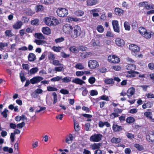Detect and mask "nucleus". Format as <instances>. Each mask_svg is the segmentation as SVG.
Instances as JSON below:
<instances>
[{
  "mask_svg": "<svg viewBox=\"0 0 154 154\" xmlns=\"http://www.w3.org/2000/svg\"><path fill=\"white\" fill-rule=\"evenodd\" d=\"M44 22L48 26H54L59 23V21L55 17L50 16L45 18Z\"/></svg>",
  "mask_w": 154,
  "mask_h": 154,
  "instance_id": "f257e3e1",
  "label": "nucleus"
},
{
  "mask_svg": "<svg viewBox=\"0 0 154 154\" xmlns=\"http://www.w3.org/2000/svg\"><path fill=\"white\" fill-rule=\"evenodd\" d=\"M74 128L76 131H78L80 129L79 124L77 122L74 121Z\"/></svg>",
  "mask_w": 154,
  "mask_h": 154,
  "instance_id": "49530a36",
  "label": "nucleus"
},
{
  "mask_svg": "<svg viewBox=\"0 0 154 154\" xmlns=\"http://www.w3.org/2000/svg\"><path fill=\"white\" fill-rule=\"evenodd\" d=\"M84 12L83 11L78 10L76 11L75 13V14L77 16H81L84 14Z\"/></svg>",
  "mask_w": 154,
  "mask_h": 154,
  "instance_id": "f704fd0d",
  "label": "nucleus"
},
{
  "mask_svg": "<svg viewBox=\"0 0 154 154\" xmlns=\"http://www.w3.org/2000/svg\"><path fill=\"white\" fill-rule=\"evenodd\" d=\"M72 82L77 84H79L81 85L85 83V82L84 81L78 78H76L73 79L72 81Z\"/></svg>",
  "mask_w": 154,
  "mask_h": 154,
  "instance_id": "aec40b11",
  "label": "nucleus"
},
{
  "mask_svg": "<svg viewBox=\"0 0 154 154\" xmlns=\"http://www.w3.org/2000/svg\"><path fill=\"white\" fill-rule=\"evenodd\" d=\"M62 79V76H57L56 77H54L53 78H52L51 79V81L52 82H57L58 81L61 80Z\"/></svg>",
  "mask_w": 154,
  "mask_h": 154,
  "instance_id": "4c0bfd02",
  "label": "nucleus"
},
{
  "mask_svg": "<svg viewBox=\"0 0 154 154\" xmlns=\"http://www.w3.org/2000/svg\"><path fill=\"white\" fill-rule=\"evenodd\" d=\"M58 16L61 17H64L67 16L68 14L67 9L64 8H59L56 11Z\"/></svg>",
  "mask_w": 154,
  "mask_h": 154,
  "instance_id": "7ed1b4c3",
  "label": "nucleus"
},
{
  "mask_svg": "<svg viewBox=\"0 0 154 154\" xmlns=\"http://www.w3.org/2000/svg\"><path fill=\"white\" fill-rule=\"evenodd\" d=\"M60 66L55 67L54 68V70L56 72H61L64 69L63 65V64L62 66Z\"/></svg>",
  "mask_w": 154,
  "mask_h": 154,
  "instance_id": "ea45409f",
  "label": "nucleus"
},
{
  "mask_svg": "<svg viewBox=\"0 0 154 154\" xmlns=\"http://www.w3.org/2000/svg\"><path fill=\"white\" fill-rule=\"evenodd\" d=\"M38 70V69L37 67L33 68L29 70L28 74L30 75L34 74L37 72Z\"/></svg>",
  "mask_w": 154,
  "mask_h": 154,
  "instance_id": "393cba45",
  "label": "nucleus"
},
{
  "mask_svg": "<svg viewBox=\"0 0 154 154\" xmlns=\"http://www.w3.org/2000/svg\"><path fill=\"white\" fill-rule=\"evenodd\" d=\"M154 35V33L152 32H147V31L143 35V36L147 39H149Z\"/></svg>",
  "mask_w": 154,
  "mask_h": 154,
  "instance_id": "6ab92c4d",
  "label": "nucleus"
},
{
  "mask_svg": "<svg viewBox=\"0 0 154 154\" xmlns=\"http://www.w3.org/2000/svg\"><path fill=\"white\" fill-rule=\"evenodd\" d=\"M8 44L6 42H0V50L2 51L4 50V48L7 46Z\"/></svg>",
  "mask_w": 154,
  "mask_h": 154,
  "instance_id": "37998d69",
  "label": "nucleus"
},
{
  "mask_svg": "<svg viewBox=\"0 0 154 154\" xmlns=\"http://www.w3.org/2000/svg\"><path fill=\"white\" fill-rule=\"evenodd\" d=\"M134 146L139 151H141L143 149V147L142 145L139 144H135Z\"/></svg>",
  "mask_w": 154,
  "mask_h": 154,
  "instance_id": "e433bc0d",
  "label": "nucleus"
},
{
  "mask_svg": "<svg viewBox=\"0 0 154 154\" xmlns=\"http://www.w3.org/2000/svg\"><path fill=\"white\" fill-rule=\"evenodd\" d=\"M135 89L133 87H131L129 88L127 93V95L128 97H131L134 94Z\"/></svg>",
  "mask_w": 154,
  "mask_h": 154,
  "instance_id": "2eb2a0df",
  "label": "nucleus"
},
{
  "mask_svg": "<svg viewBox=\"0 0 154 154\" xmlns=\"http://www.w3.org/2000/svg\"><path fill=\"white\" fill-rule=\"evenodd\" d=\"M35 42L36 43L37 45H42L45 43V41L38 40H35Z\"/></svg>",
  "mask_w": 154,
  "mask_h": 154,
  "instance_id": "5fc2aeb1",
  "label": "nucleus"
},
{
  "mask_svg": "<svg viewBox=\"0 0 154 154\" xmlns=\"http://www.w3.org/2000/svg\"><path fill=\"white\" fill-rule=\"evenodd\" d=\"M146 140L149 142L154 143V132L149 131L146 136Z\"/></svg>",
  "mask_w": 154,
  "mask_h": 154,
  "instance_id": "0eeeda50",
  "label": "nucleus"
},
{
  "mask_svg": "<svg viewBox=\"0 0 154 154\" xmlns=\"http://www.w3.org/2000/svg\"><path fill=\"white\" fill-rule=\"evenodd\" d=\"M100 11L99 8L92 9L90 11V13L92 14L94 17H96L99 16L98 12Z\"/></svg>",
  "mask_w": 154,
  "mask_h": 154,
  "instance_id": "ddd939ff",
  "label": "nucleus"
},
{
  "mask_svg": "<svg viewBox=\"0 0 154 154\" xmlns=\"http://www.w3.org/2000/svg\"><path fill=\"white\" fill-rule=\"evenodd\" d=\"M60 92L63 94H67L69 93V91L66 89H62L60 91Z\"/></svg>",
  "mask_w": 154,
  "mask_h": 154,
  "instance_id": "0e129e2a",
  "label": "nucleus"
},
{
  "mask_svg": "<svg viewBox=\"0 0 154 154\" xmlns=\"http://www.w3.org/2000/svg\"><path fill=\"white\" fill-rule=\"evenodd\" d=\"M5 35L6 36L9 37H12L14 36V34L13 33L11 30H6L5 32Z\"/></svg>",
  "mask_w": 154,
  "mask_h": 154,
  "instance_id": "c756f323",
  "label": "nucleus"
},
{
  "mask_svg": "<svg viewBox=\"0 0 154 154\" xmlns=\"http://www.w3.org/2000/svg\"><path fill=\"white\" fill-rule=\"evenodd\" d=\"M47 91H56L58 90L57 88L51 86L47 87Z\"/></svg>",
  "mask_w": 154,
  "mask_h": 154,
  "instance_id": "6e6d98bb",
  "label": "nucleus"
},
{
  "mask_svg": "<svg viewBox=\"0 0 154 154\" xmlns=\"http://www.w3.org/2000/svg\"><path fill=\"white\" fill-rule=\"evenodd\" d=\"M90 95L91 96L97 95L98 94V93L97 91L92 90L90 91Z\"/></svg>",
  "mask_w": 154,
  "mask_h": 154,
  "instance_id": "774afa93",
  "label": "nucleus"
},
{
  "mask_svg": "<svg viewBox=\"0 0 154 154\" xmlns=\"http://www.w3.org/2000/svg\"><path fill=\"white\" fill-rule=\"evenodd\" d=\"M70 51L73 53H77L78 52V49L75 46H71L69 47Z\"/></svg>",
  "mask_w": 154,
  "mask_h": 154,
  "instance_id": "79ce46f5",
  "label": "nucleus"
},
{
  "mask_svg": "<svg viewBox=\"0 0 154 154\" xmlns=\"http://www.w3.org/2000/svg\"><path fill=\"white\" fill-rule=\"evenodd\" d=\"M65 39L63 37H61L56 39L54 40V42L56 43H59L63 42L64 41Z\"/></svg>",
  "mask_w": 154,
  "mask_h": 154,
  "instance_id": "8fccbe9b",
  "label": "nucleus"
},
{
  "mask_svg": "<svg viewBox=\"0 0 154 154\" xmlns=\"http://www.w3.org/2000/svg\"><path fill=\"white\" fill-rule=\"evenodd\" d=\"M53 64L55 66H62L63 64H61L60 61L58 60H54L52 61Z\"/></svg>",
  "mask_w": 154,
  "mask_h": 154,
  "instance_id": "58836bf2",
  "label": "nucleus"
},
{
  "mask_svg": "<svg viewBox=\"0 0 154 154\" xmlns=\"http://www.w3.org/2000/svg\"><path fill=\"white\" fill-rule=\"evenodd\" d=\"M43 9L44 8L42 5H38L35 7V9L36 12L42 11Z\"/></svg>",
  "mask_w": 154,
  "mask_h": 154,
  "instance_id": "de8ad7c7",
  "label": "nucleus"
},
{
  "mask_svg": "<svg viewBox=\"0 0 154 154\" xmlns=\"http://www.w3.org/2000/svg\"><path fill=\"white\" fill-rule=\"evenodd\" d=\"M102 137V135L100 134L93 135L90 137V140L93 142H98L101 140Z\"/></svg>",
  "mask_w": 154,
  "mask_h": 154,
  "instance_id": "423d86ee",
  "label": "nucleus"
},
{
  "mask_svg": "<svg viewBox=\"0 0 154 154\" xmlns=\"http://www.w3.org/2000/svg\"><path fill=\"white\" fill-rule=\"evenodd\" d=\"M52 95L53 96V103L55 104L57 101V94L55 92H54L52 93Z\"/></svg>",
  "mask_w": 154,
  "mask_h": 154,
  "instance_id": "864d4df0",
  "label": "nucleus"
},
{
  "mask_svg": "<svg viewBox=\"0 0 154 154\" xmlns=\"http://www.w3.org/2000/svg\"><path fill=\"white\" fill-rule=\"evenodd\" d=\"M101 143H94L91 145V147L93 150L99 149L102 146Z\"/></svg>",
  "mask_w": 154,
  "mask_h": 154,
  "instance_id": "a211bd4d",
  "label": "nucleus"
},
{
  "mask_svg": "<svg viewBox=\"0 0 154 154\" xmlns=\"http://www.w3.org/2000/svg\"><path fill=\"white\" fill-rule=\"evenodd\" d=\"M73 139V137L72 135L69 134L66 137L65 141L67 143L70 144L72 143Z\"/></svg>",
  "mask_w": 154,
  "mask_h": 154,
  "instance_id": "f3484780",
  "label": "nucleus"
},
{
  "mask_svg": "<svg viewBox=\"0 0 154 154\" xmlns=\"http://www.w3.org/2000/svg\"><path fill=\"white\" fill-rule=\"evenodd\" d=\"M35 37L39 39H45V38L42 33H35Z\"/></svg>",
  "mask_w": 154,
  "mask_h": 154,
  "instance_id": "c9c22d12",
  "label": "nucleus"
},
{
  "mask_svg": "<svg viewBox=\"0 0 154 154\" xmlns=\"http://www.w3.org/2000/svg\"><path fill=\"white\" fill-rule=\"evenodd\" d=\"M116 44L120 46H122L124 44V41L122 39L120 38H116L115 40Z\"/></svg>",
  "mask_w": 154,
  "mask_h": 154,
  "instance_id": "dca6fc26",
  "label": "nucleus"
},
{
  "mask_svg": "<svg viewBox=\"0 0 154 154\" xmlns=\"http://www.w3.org/2000/svg\"><path fill=\"white\" fill-rule=\"evenodd\" d=\"M28 60L30 62L34 61L36 59V56L32 53H30L28 57Z\"/></svg>",
  "mask_w": 154,
  "mask_h": 154,
  "instance_id": "4be33fe9",
  "label": "nucleus"
},
{
  "mask_svg": "<svg viewBox=\"0 0 154 154\" xmlns=\"http://www.w3.org/2000/svg\"><path fill=\"white\" fill-rule=\"evenodd\" d=\"M108 60L109 62L113 63H118L120 62L119 58L117 56L114 55H110L108 57Z\"/></svg>",
  "mask_w": 154,
  "mask_h": 154,
  "instance_id": "6e6552de",
  "label": "nucleus"
},
{
  "mask_svg": "<svg viewBox=\"0 0 154 154\" xmlns=\"http://www.w3.org/2000/svg\"><path fill=\"white\" fill-rule=\"evenodd\" d=\"M86 2L88 5L92 6L96 4L97 1V0H87Z\"/></svg>",
  "mask_w": 154,
  "mask_h": 154,
  "instance_id": "bb28decb",
  "label": "nucleus"
},
{
  "mask_svg": "<svg viewBox=\"0 0 154 154\" xmlns=\"http://www.w3.org/2000/svg\"><path fill=\"white\" fill-rule=\"evenodd\" d=\"M112 128L114 132H118L122 130V128L120 126L118 125L115 122H114Z\"/></svg>",
  "mask_w": 154,
  "mask_h": 154,
  "instance_id": "4468645a",
  "label": "nucleus"
},
{
  "mask_svg": "<svg viewBox=\"0 0 154 154\" xmlns=\"http://www.w3.org/2000/svg\"><path fill=\"white\" fill-rule=\"evenodd\" d=\"M124 27L126 30L130 31L131 29L130 24L128 22L125 21L124 24Z\"/></svg>",
  "mask_w": 154,
  "mask_h": 154,
  "instance_id": "7c9ffc66",
  "label": "nucleus"
},
{
  "mask_svg": "<svg viewBox=\"0 0 154 154\" xmlns=\"http://www.w3.org/2000/svg\"><path fill=\"white\" fill-rule=\"evenodd\" d=\"M138 30L139 32L142 35L147 31V30L143 27H140L139 28Z\"/></svg>",
  "mask_w": 154,
  "mask_h": 154,
  "instance_id": "09e8293b",
  "label": "nucleus"
},
{
  "mask_svg": "<svg viewBox=\"0 0 154 154\" xmlns=\"http://www.w3.org/2000/svg\"><path fill=\"white\" fill-rule=\"evenodd\" d=\"M128 73L130 74V75H128L127 77H133L135 76L136 74H138L139 72L136 71H128Z\"/></svg>",
  "mask_w": 154,
  "mask_h": 154,
  "instance_id": "c85d7f7f",
  "label": "nucleus"
},
{
  "mask_svg": "<svg viewBox=\"0 0 154 154\" xmlns=\"http://www.w3.org/2000/svg\"><path fill=\"white\" fill-rule=\"evenodd\" d=\"M39 20L38 19L34 20L31 21V24L33 25L38 24Z\"/></svg>",
  "mask_w": 154,
  "mask_h": 154,
  "instance_id": "69168bd1",
  "label": "nucleus"
},
{
  "mask_svg": "<svg viewBox=\"0 0 154 154\" xmlns=\"http://www.w3.org/2000/svg\"><path fill=\"white\" fill-rule=\"evenodd\" d=\"M71 36L74 38H76L79 36L81 33V30L80 27L78 25L72 27Z\"/></svg>",
  "mask_w": 154,
  "mask_h": 154,
  "instance_id": "f03ea898",
  "label": "nucleus"
},
{
  "mask_svg": "<svg viewBox=\"0 0 154 154\" xmlns=\"http://www.w3.org/2000/svg\"><path fill=\"white\" fill-rule=\"evenodd\" d=\"M121 140V139L119 138H117L115 137H112L111 140V141L112 143H119Z\"/></svg>",
  "mask_w": 154,
  "mask_h": 154,
  "instance_id": "cd10ccee",
  "label": "nucleus"
},
{
  "mask_svg": "<svg viewBox=\"0 0 154 154\" xmlns=\"http://www.w3.org/2000/svg\"><path fill=\"white\" fill-rule=\"evenodd\" d=\"M97 30L100 33L103 32L104 30L103 27L101 25H98L97 28Z\"/></svg>",
  "mask_w": 154,
  "mask_h": 154,
  "instance_id": "a18cd8bd",
  "label": "nucleus"
},
{
  "mask_svg": "<svg viewBox=\"0 0 154 154\" xmlns=\"http://www.w3.org/2000/svg\"><path fill=\"white\" fill-rule=\"evenodd\" d=\"M127 137L129 139H132L134 137V135L132 134L127 133L126 134Z\"/></svg>",
  "mask_w": 154,
  "mask_h": 154,
  "instance_id": "680f3d73",
  "label": "nucleus"
},
{
  "mask_svg": "<svg viewBox=\"0 0 154 154\" xmlns=\"http://www.w3.org/2000/svg\"><path fill=\"white\" fill-rule=\"evenodd\" d=\"M8 112V110L6 109H5L4 111L1 113V114L3 117L4 118H6L7 117V112Z\"/></svg>",
  "mask_w": 154,
  "mask_h": 154,
  "instance_id": "bf43d9fd",
  "label": "nucleus"
},
{
  "mask_svg": "<svg viewBox=\"0 0 154 154\" xmlns=\"http://www.w3.org/2000/svg\"><path fill=\"white\" fill-rule=\"evenodd\" d=\"M3 149L5 152H8L9 153H11L13 152V149L11 148H9L8 147L5 146L3 148Z\"/></svg>",
  "mask_w": 154,
  "mask_h": 154,
  "instance_id": "c03bdc74",
  "label": "nucleus"
},
{
  "mask_svg": "<svg viewBox=\"0 0 154 154\" xmlns=\"http://www.w3.org/2000/svg\"><path fill=\"white\" fill-rule=\"evenodd\" d=\"M88 66L90 69H94L99 66L98 63L96 60H91L88 62Z\"/></svg>",
  "mask_w": 154,
  "mask_h": 154,
  "instance_id": "39448f33",
  "label": "nucleus"
},
{
  "mask_svg": "<svg viewBox=\"0 0 154 154\" xmlns=\"http://www.w3.org/2000/svg\"><path fill=\"white\" fill-rule=\"evenodd\" d=\"M129 49L134 53L138 52L140 50V48L137 45L132 44L129 45Z\"/></svg>",
  "mask_w": 154,
  "mask_h": 154,
  "instance_id": "9b49d317",
  "label": "nucleus"
},
{
  "mask_svg": "<svg viewBox=\"0 0 154 154\" xmlns=\"http://www.w3.org/2000/svg\"><path fill=\"white\" fill-rule=\"evenodd\" d=\"M126 67L127 69L130 71H134L136 69L135 65L132 64H128Z\"/></svg>",
  "mask_w": 154,
  "mask_h": 154,
  "instance_id": "a878e982",
  "label": "nucleus"
},
{
  "mask_svg": "<svg viewBox=\"0 0 154 154\" xmlns=\"http://www.w3.org/2000/svg\"><path fill=\"white\" fill-rule=\"evenodd\" d=\"M135 119L132 117H128L126 119V122L129 123H132L133 122Z\"/></svg>",
  "mask_w": 154,
  "mask_h": 154,
  "instance_id": "a19ab883",
  "label": "nucleus"
},
{
  "mask_svg": "<svg viewBox=\"0 0 154 154\" xmlns=\"http://www.w3.org/2000/svg\"><path fill=\"white\" fill-rule=\"evenodd\" d=\"M95 79L94 77H91L89 78L88 82L90 83L93 84L95 82Z\"/></svg>",
  "mask_w": 154,
  "mask_h": 154,
  "instance_id": "e2e57ef3",
  "label": "nucleus"
},
{
  "mask_svg": "<svg viewBox=\"0 0 154 154\" xmlns=\"http://www.w3.org/2000/svg\"><path fill=\"white\" fill-rule=\"evenodd\" d=\"M48 60L50 61H53L55 59V55L51 52L48 53Z\"/></svg>",
  "mask_w": 154,
  "mask_h": 154,
  "instance_id": "5701e85b",
  "label": "nucleus"
},
{
  "mask_svg": "<svg viewBox=\"0 0 154 154\" xmlns=\"http://www.w3.org/2000/svg\"><path fill=\"white\" fill-rule=\"evenodd\" d=\"M91 52H85V53H82L81 56L83 58H85L86 57H88L89 55H91Z\"/></svg>",
  "mask_w": 154,
  "mask_h": 154,
  "instance_id": "4d7b16f0",
  "label": "nucleus"
},
{
  "mask_svg": "<svg viewBox=\"0 0 154 154\" xmlns=\"http://www.w3.org/2000/svg\"><path fill=\"white\" fill-rule=\"evenodd\" d=\"M63 48V47H55L53 46V47L52 49L55 52H59Z\"/></svg>",
  "mask_w": 154,
  "mask_h": 154,
  "instance_id": "603ef678",
  "label": "nucleus"
},
{
  "mask_svg": "<svg viewBox=\"0 0 154 154\" xmlns=\"http://www.w3.org/2000/svg\"><path fill=\"white\" fill-rule=\"evenodd\" d=\"M119 116L117 113L114 112L110 115V116L112 119H114L118 117Z\"/></svg>",
  "mask_w": 154,
  "mask_h": 154,
  "instance_id": "052dcab7",
  "label": "nucleus"
},
{
  "mask_svg": "<svg viewBox=\"0 0 154 154\" xmlns=\"http://www.w3.org/2000/svg\"><path fill=\"white\" fill-rule=\"evenodd\" d=\"M22 66L23 69L26 70V71H29V66L26 64H23Z\"/></svg>",
  "mask_w": 154,
  "mask_h": 154,
  "instance_id": "13d9d810",
  "label": "nucleus"
},
{
  "mask_svg": "<svg viewBox=\"0 0 154 154\" xmlns=\"http://www.w3.org/2000/svg\"><path fill=\"white\" fill-rule=\"evenodd\" d=\"M72 26L69 24H66L63 26V32L66 34H69L71 35L72 30Z\"/></svg>",
  "mask_w": 154,
  "mask_h": 154,
  "instance_id": "20e7f679",
  "label": "nucleus"
},
{
  "mask_svg": "<svg viewBox=\"0 0 154 154\" xmlns=\"http://www.w3.org/2000/svg\"><path fill=\"white\" fill-rule=\"evenodd\" d=\"M123 12L124 11L121 8H115V13L116 15L120 16L122 14Z\"/></svg>",
  "mask_w": 154,
  "mask_h": 154,
  "instance_id": "b1692460",
  "label": "nucleus"
},
{
  "mask_svg": "<svg viewBox=\"0 0 154 154\" xmlns=\"http://www.w3.org/2000/svg\"><path fill=\"white\" fill-rule=\"evenodd\" d=\"M75 67L80 70H82L85 68V67L83 64L81 63H78L76 64Z\"/></svg>",
  "mask_w": 154,
  "mask_h": 154,
  "instance_id": "2f4dec72",
  "label": "nucleus"
},
{
  "mask_svg": "<svg viewBox=\"0 0 154 154\" xmlns=\"http://www.w3.org/2000/svg\"><path fill=\"white\" fill-rule=\"evenodd\" d=\"M23 25V23L21 21H18L13 25V28L15 29H20Z\"/></svg>",
  "mask_w": 154,
  "mask_h": 154,
  "instance_id": "f8f14e48",
  "label": "nucleus"
},
{
  "mask_svg": "<svg viewBox=\"0 0 154 154\" xmlns=\"http://www.w3.org/2000/svg\"><path fill=\"white\" fill-rule=\"evenodd\" d=\"M144 115L148 119H151L152 118V113L150 112H146L144 113Z\"/></svg>",
  "mask_w": 154,
  "mask_h": 154,
  "instance_id": "473e14b6",
  "label": "nucleus"
},
{
  "mask_svg": "<svg viewBox=\"0 0 154 154\" xmlns=\"http://www.w3.org/2000/svg\"><path fill=\"white\" fill-rule=\"evenodd\" d=\"M25 123L23 122L21 123L17 124V127L18 128H21L25 126Z\"/></svg>",
  "mask_w": 154,
  "mask_h": 154,
  "instance_id": "338daca9",
  "label": "nucleus"
},
{
  "mask_svg": "<svg viewBox=\"0 0 154 154\" xmlns=\"http://www.w3.org/2000/svg\"><path fill=\"white\" fill-rule=\"evenodd\" d=\"M105 82L106 83L108 84H112L114 83L113 79H106L105 80Z\"/></svg>",
  "mask_w": 154,
  "mask_h": 154,
  "instance_id": "3c124183",
  "label": "nucleus"
},
{
  "mask_svg": "<svg viewBox=\"0 0 154 154\" xmlns=\"http://www.w3.org/2000/svg\"><path fill=\"white\" fill-rule=\"evenodd\" d=\"M42 31L43 33L47 35L50 34L51 32V30L48 27L42 28Z\"/></svg>",
  "mask_w": 154,
  "mask_h": 154,
  "instance_id": "412c9836",
  "label": "nucleus"
},
{
  "mask_svg": "<svg viewBox=\"0 0 154 154\" xmlns=\"http://www.w3.org/2000/svg\"><path fill=\"white\" fill-rule=\"evenodd\" d=\"M62 82L64 83H68L71 81V78L68 76L63 78L61 79Z\"/></svg>",
  "mask_w": 154,
  "mask_h": 154,
  "instance_id": "72a5a7b5",
  "label": "nucleus"
},
{
  "mask_svg": "<svg viewBox=\"0 0 154 154\" xmlns=\"http://www.w3.org/2000/svg\"><path fill=\"white\" fill-rule=\"evenodd\" d=\"M43 79V78L41 76H36L31 79L30 81L31 84H34L39 82Z\"/></svg>",
  "mask_w": 154,
  "mask_h": 154,
  "instance_id": "9d476101",
  "label": "nucleus"
},
{
  "mask_svg": "<svg viewBox=\"0 0 154 154\" xmlns=\"http://www.w3.org/2000/svg\"><path fill=\"white\" fill-rule=\"evenodd\" d=\"M112 24L114 31L119 33L120 30L118 21L116 20H113L112 21Z\"/></svg>",
  "mask_w": 154,
  "mask_h": 154,
  "instance_id": "1a4fd4ad",
  "label": "nucleus"
}]
</instances>
